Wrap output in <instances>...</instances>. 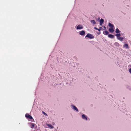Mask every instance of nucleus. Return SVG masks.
I'll return each mask as SVG.
<instances>
[{
    "label": "nucleus",
    "instance_id": "nucleus-14",
    "mask_svg": "<svg viewBox=\"0 0 131 131\" xmlns=\"http://www.w3.org/2000/svg\"><path fill=\"white\" fill-rule=\"evenodd\" d=\"M115 32L116 33H118L120 32L119 30L117 28L116 29Z\"/></svg>",
    "mask_w": 131,
    "mask_h": 131
},
{
    "label": "nucleus",
    "instance_id": "nucleus-19",
    "mask_svg": "<svg viewBox=\"0 0 131 131\" xmlns=\"http://www.w3.org/2000/svg\"><path fill=\"white\" fill-rule=\"evenodd\" d=\"M34 126V124H32L31 125V127L32 128H33Z\"/></svg>",
    "mask_w": 131,
    "mask_h": 131
},
{
    "label": "nucleus",
    "instance_id": "nucleus-10",
    "mask_svg": "<svg viewBox=\"0 0 131 131\" xmlns=\"http://www.w3.org/2000/svg\"><path fill=\"white\" fill-rule=\"evenodd\" d=\"M91 22L93 25L96 24V22L94 20H92L91 21Z\"/></svg>",
    "mask_w": 131,
    "mask_h": 131
},
{
    "label": "nucleus",
    "instance_id": "nucleus-4",
    "mask_svg": "<svg viewBox=\"0 0 131 131\" xmlns=\"http://www.w3.org/2000/svg\"><path fill=\"white\" fill-rule=\"evenodd\" d=\"M79 34L80 35H84L85 34V32L84 30H82L81 31H80L79 32Z\"/></svg>",
    "mask_w": 131,
    "mask_h": 131
},
{
    "label": "nucleus",
    "instance_id": "nucleus-11",
    "mask_svg": "<svg viewBox=\"0 0 131 131\" xmlns=\"http://www.w3.org/2000/svg\"><path fill=\"white\" fill-rule=\"evenodd\" d=\"M108 26L109 27H110L111 28H113L114 27V25L110 23H108Z\"/></svg>",
    "mask_w": 131,
    "mask_h": 131
},
{
    "label": "nucleus",
    "instance_id": "nucleus-21",
    "mask_svg": "<svg viewBox=\"0 0 131 131\" xmlns=\"http://www.w3.org/2000/svg\"><path fill=\"white\" fill-rule=\"evenodd\" d=\"M103 24V23H100V25L101 26V25H102Z\"/></svg>",
    "mask_w": 131,
    "mask_h": 131
},
{
    "label": "nucleus",
    "instance_id": "nucleus-23",
    "mask_svg": "<svg viewBox=\"0 0 131 131\" xmlns=\"http://www.w3.org/2000/svg\"><path fill=\"white\" fill-rule=\"evenodd\" d=\"M100 28H101V29L102 28V27H100Z\"/></svg>",
    "mask_w": 131,
    "mask_h": 131
},
{
    "label": "nucleus",
    "instance_id": "nucleus-25",
    "mask_svg": "<svg viewBox=\"0 0 131 131\" xmlns=\"http://www.w3.org/2000/svg\"><path fill=\"white\" fill-rule=\"evenodd\" d=\"M100 34V33L98 34Z\"/></svg>",
    "mask_w": 131,
    "mask_h": 131
},
{
    "label": "nucleus",
    "instance_id": "nucleus-18",
    "mask_svg": "<svg viewBox=\"0 0 131 131\" xmlns=\"http://www.w3.org/2000/svg\"><path fill=\"white\" fill-rule=\"evenodd\" d=\"M94 29L96 30H98V31H100V30H101V29H98V28H96V27H94Z\"/></svg>",
    "mask_w": 131,
    "mask_h": 131
},
{
    "label": "nucleus",
    "instance_id": "nucleus-1",
    "mask_svg": "<svg viewBox=\"0 0 131 131\" xmlns=\"http://www.w3.org/2000/svg\"><path fill=\"white\" fill-rule=\"evenodd\" d=\"M87 37L91 39L94 38V36L90 34H88L85 36V37Z\"/></svg>",
    "mask_w": 131,
    "mask_h": 131
},
{
    "label": "nucleus",
    "instance_id": "nucleus-9",
    "mask_svg": "<svg viewBox=\"0 0 131 131\" xmlns=\"http://www.w3.org/2000/svg\"><path fill=\"white\" fill-rule=\"evenodd\" d=\"M108 36L109 38H113L114 36L112 34H109L108 35Z\"/></svg>",
    "mask_w": 131,
    "mask_h": 131
},
{
    "label": "nucleus",
    "instance_id": "nucleus-22",
    "mask_svg": "<svg viewBox=\"0 0 131 131\" xmlns=\"http://www.w3.org/2000/svg\"><path fill=\"white\" fill-rule=\"evenodd\" d=\"M103 28H104V30H105V29H106V27H105V26H104V27H103Z\"/></svg>",
    "mask_w": 131,
    "mask_h": 131
},
{
    "label": "nucleus",
    "instance_id": "nucleus-2",
    "mask_svg": "<svg viewBox=\"0 0 131 131\" xmlns=\"http://www.w3.org/2000/svg\"><path fill=\"white\" fill-rule=\"evenodd\" d=\"M25 117L26 118L29 119H33L32 117L28 114H26Z\"/></svg>",
    "mask_w": 131,
    "mask_h": 131
},
{
    "label": "nucleus",
    "instance_id": "nucleus-16",
    "mask_svg": "<svg viewBox=\"0 0 131 131\" xmlns=\"http://www.w3.org/2000/svg\"><path fill=\"white\" fill-rule=\"evenodd\" d=\"M104 20L102 18L101 19V20H100V23H103L104 22Z\"/></svg>",
    "mask_w": 131,
    "mask_h": 131
},
{
    "label": "nucleus",
    "instance_id": "nucleus-20",
    "mask_svg": "<svg viewBox=\"0 0 131 131\" xmlns=\"http://www.w3.org/2000/svg\"><path fill=\"white\" fill-rule=\"evenodd\" d=\"M129 72L131 74V68H130L129 69Z\"/></svg>",
    "mask_w": 131,
    "mask_h": 131
},
{
    "label": "nucleus",
    "instance_id": "nucleus-24",
    "mask_svg": "<svg viewBox=\"0 0 131 131\" xmlns=\"http://www.w3.org/2000/svg\"><path fill=\"white\" fill-rule=\"evenodd\" d=\"M116 43V44H118V43L116 42V43Z\"/></svg>",
    "mask_w": 131,
    "mask_h": 131
},
{
    "label": "nucleus",
    "instance_id": "nucleus-7",
    "mask_svg": "<svg viewBox=\"0 0 131 131\" xmlns=\"http://www.w3.org/2000/svg\"><path fill=\"white\" fill-rule=\"evenodd\" d=\"M82 118L84 119H85L86 120H87V118L85 115L83 114L82 115Z\"/></svg>",
    "mask_w": 131,
    "mask_h": 131
},
{
    "label": "nucleus",
    "instance_id": "nucleus-17",
    "mask_svg": "<svg viewBox=\"0 0 131 131\" xmlns=\"http://www.w3.org/2000/svg\"><path fill=\"white\" fill-rule=\"evenodd\" d=\"M115 36L117 37H119L120 36V34H115Z\"/></svg>",
    "mask_w": 131,
    "mask_h": 131
},
{
    "label": "nucleus",
    "instance_id": "nucleus-13",
    "mask_svg": "<svg viewBox=\"0 0 131 131\" xmlns=\"http://www.w3.org/2000/svg\"><path fill=\"white\" fill-rule=\"evenodd\" d=\"M124 47L126 49L129 48V47L128 45L127 44H125L124 45Z\"/></svg>",
    "mask_w": 131,
    "mask_h": 131
},
{
    "label": "nucleus",
    "instance_id": "nucleus-12",
    "mask_svg": "<svg viewBox=\"0 0 131 131\" xmlns=\"http://www.w3.org/2000/svg\"><path fill=\"white\" fill-rule=\"evenodd\" d=\"M47 126L51 129L53 128V126L50 124H47Z\"/></svg>",
    "mask_w": 131,
    "mask_h": 131
},
{
    "label": "nucleus",
    "instance_id": "nucleus-15",
    "mask_svg": "<svg viewBox=\"0 0 131 131\" xmlns=\"http://www.w3.org/2000/svg\"><path fill=\"white\" fill-rule=\"evenodd\" d=\"M118 39L121 40V41H122L123 40V38L122 37H119L118 38Z\"/></svg>",
    "mask_w": 131,
    "mask_h": 131
},
{
    "label": "nucleus",
    "instance_id": "nucleus-8",
    "mask_svg": "<svg viewBox=\"0 0 131 131\" xmlns=\"http://www.w3.org/2000/svg\"><path fill=\"white\" fill-rule=\"evenodd\" d=\"M109 33V32L107 30H105L103 32V33L105 35H107Z\"/></svg>",
    "mask_w": 131,
    "mask_h": 131
},
{
    "label": "nucleus",
    "instance_id": "nucleus-5",
    "mask_svg": "<svg viewBox=\"0 0 131 131\" xmlns=\"http://www.w3.org/2000/svg\"><path fill=\"white\" fill-rule=\"evenodd\" d=\"M72 108L74 110H76L77 112L78 111V108L75 106L72 105Z\"/></svg>",
    "mask_w": 131,
    "mask_h": 131
},
{
    "label": "nucleus",
    "instance_id": "nucleus-3",
    "mask_svg": "<svg viewBox=\"0 0 131 131\" xmlns=\"http://www.w3.org/2000/svg\"><path fill=\"white\" fill-rule=\"evenodd\" d=\"M83 27L81 25H79L77 27V29H83Z\"/></svg>",
    "mask_w": 131,
    "mask_h": 131
},
{
    "label": "nucleus",
    "instance_id": "nucleus-6",
    "mask_svg": "<svg viewBox=\"0 0 131 131\" xmlns=\"http://www.w3.org/2000/svg\"><path fill=\"white\" fill-rule=\"evenodd\" d=\"M109 31L111 32L112 33L114 31L113 28H110L109 29Z\"/></svg>",
    "mask_w": 131,
    "mask_h": 131
}]
</instances>
